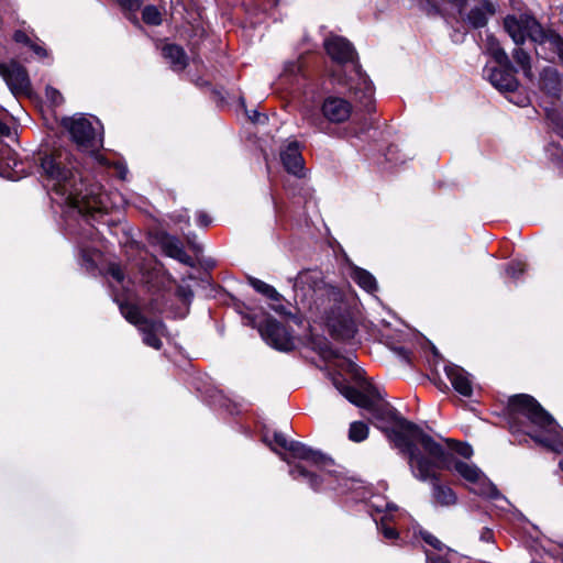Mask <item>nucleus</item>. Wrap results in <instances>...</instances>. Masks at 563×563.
I'll list each match as a JSON object with an SVG mask.
<instances>
[{
	"label": "nucleus",
	"instance_id": "nucleus-1",
	"mask_svg": "<svg viewBox=\"0 0 563 563\" xmlns=\"http://www.w3.org/2000/svg\"><path fill=\"white\" fill-rule=\"evenodd\" d=\"M41 175L52 185V190L82 216L96 218L103 213L102 186L89 180L81 170L79 159L67 148L38 153Z\"/></svg>",
	"mask_w": 563,
	"mask_h": 563
},
{
	"label": "nucleus",
	"instance_id": "nucleus-2",
	"mask_svg": "<svg viewBox=\"0 0 563 563\" xmlns=\"http://www.w3.org/2000/svg\"><path fill=\"white\" fill-rule=\"evenodd\" d=\"M286 452L292 459L309 462L319 468L320 473H317L297 463L289 471L294 479L305 481L313 492L321 493L325 489L338 490L341 487H346V476L341 471L331 468L335 462L330 455L297 440H290Z\"/></svg>",
	"mask_w": 563,
	"mask_h": 563
},
{
	"label": "nucleus",
	"instance_id": "nucleus-3",
	"mask_svg": "<svg viewBox=\"0 0 563 563\" xmlns=\"http://www.w3.org/2000/svg\"><path fill=\"white\" fill-rule=\"evenodd\" d=\"M325 53L339 66L352 64L350 76L339 77V82L345 85L363 109L371 114L375 111L374 85L362 69L357 52L352 42L341 35H330L323 42Z\"/></svg>",
	"mask_w": 563,
	"mask_h": 563
},
{
	"label": "nucleus",
	"instance_id": "nucleus-4",
	"mask_svg": "<svg viewBox=\"0 0 563 563\" xmlns=\"http://www.w3.org/2000/svg\"><path fill=\"white\" fill-rule=\"evenodd\" d=\"M364 409L376 420L390 423L384 427L383 431L394 448L406 457L417 452L423 444L424 438L429 437L417 423L402 417L388 401H376L369 398Z\"/></svg>",
	"mask_w": 563,
	"mask_h": 563
},
{
	"label": "nucleus",
	"instance_id": "nucleus-5",
	"mask_svg": "<svg viewBox=\"0 0 563 563\" xmlns=\"http://www.w3.org/2000/svg\"><path fill=\"white\" fill-rule=\"evenodd\" d=\"M352 110L353 107L349 100L330 95L322 100L320 113H312L308 117V124L313 128L316 132L331 137L349 141L353 139L364 141L371 129V124L367 122L361 125L350 123L344 128L338 126L350 119Z\"/></svg>",
	"mask_w": 563,
	"mask_h": 563
},
{
	"label": "nucleus",
	"instance_id": "nucleus-6",
	"mask_svg": "<svg viewBox=\"0 0 563 563\" xmlns=\"http://www.w3.org/2000/svg\"><path fill=\"white\" fill-rule=\"evenodd\" d=\"M503 417L508 430L531 428L542 433L563 434V428L556 419L530 394L509 396L503 408Z\"/></svg>",
	"mask_w": 563,
	"mask_h": 563
},
{
	"label": "nucleus",
	"instance_id": "nucleus-7",
	"mask_svg": "<svg viewBox=\"0 0 563 563\" xmlns=\"http://www.w3.org/2000/svg\"><path fill=\"white\" fill-rule=\"evenodd\" d=\"M424 454L434 463L438 470L455 471L462 478L472 484H479L474 490L475 494L492 500L499 499L501 493L497 486L483 475L482 471L475 464H468L456 459L453 453L446 450L441 443L437 442L430 434L424 438L421 445Z\"/></svg>",
	"mask_w": 563,
	"mask_h": 563
},
{
	"label": "nucleus",
	"instance_id": "nucleus-8",
	"mask_svg": "<svg viewBox=\"0 0 563 563\" xmlns=\"http://www.w3.org/2000/svg\"><path fill=\"white\" fill-rule=\"evenodd\" d=\"M486 53L493 58L495 65L487 63L483 68V77L501 95L515 93L520 82L517 78L518 69L514 66L498 38L489 34L486 38Z\"/></svg>",
	"mask_w": 563,
	"mask_h": 563
},
{
	"label": "nucleus",
	"instance_id": "nucleus-9",
	"mask_svg": "<svg viewBox=\"0 0 563 563\" xmlns=\"http://www.w3.org/2000/svg\"><path fill=\"white\" fill-rule=\"evenodd\" d=\"M408 464L412 475L421 481H430L432 485V499L433 503L442 506L450 507L457 503L456 493L448 485L441 484V475L435 472V463L419 449L412 455L407 457Z\"/></svg>",
	"mask_w": 563,
	"mask_h": 563
},
{
	"label": "nucleus",
	"instance_id": "nucleus-10",
	"mask_svg": "<svg viewBox=\"0 0 563 563\" xmlns=\"http://www.w3.org/2000/svg\"><path fill=\"white\" fill-rule=\"evenodd\" d=\"M317 311L324 317L329 334L333 340L344 342L355 336L357 328L343 291L340 299L327 301Z\"/></svg>",
	"mask_w": 563,
	"mask_h": 563
},
{
	"label": "nucleus",
	"instance_id": "nucleus-11",
	"mask_svg": "<svg viewBox=\"0 0 563 563\" xmlns=\"http://www.w3.org/2000/svg\"><path fill=\"white\" fill-rule=\"evenodd\" d=\"M296 296L299 292L303 298L313 300L316 309L324 305L329 300L336 301L341 298V289L339 287L327 284L322 277L311 271H301L294 278L292 286Z\"/></svg>",
	"mask_w": 563,
	"mask_h": 563
},
{
	"label": "nucleus",
	"instance_id": "nucleus-12",
	"mask_svg": "<svg viewBox=\"0 0 563 563\" xmlns=\"http://www.w3.org/2000/svg\"><path fill=\"white\" fill-rule=\"evenodd\" d=\"M504 29L517 46L525 44L527 38L538 45H544L548 32L552 30L544 29L534 15L528 13L519 16L508 14L504 19Z\"/></svg>",
	"mask_w": 563,
	"mask_h": 563
},
{
	"label": "nucleus",
	"instance_id": "nucleus-13",
	"mask_svg": "<svg viewBox=\"0 0 563 563\" xmlns=\"http://www.w3.org/2000/svg\"><path fill=\"white\" fill-rule=\"evenodd\" d=\"M60 125L68 131L78 151L95 155L102 147V140L97 142L96 130L87 118L82 115L79 118L65 117L62 119Z\"/></svg>",
	"mask_w": 563,
	"mask_h": 563
},
{
	"label": "nucleus",
	"instance_id": "nucleus-14",
	"mask_svg": "<svg viewBox=\"0 0 563 563\" xmlns=\"http://www.w3.org/2000/svg\"><path fill=\"white\" fill-rule=\"evenodd\" d=\"M264 319L260 327L262 339L273 349L279 352H292L296 344L291 328L285 325L267 312H263Z\"/></svg>",
	"mask_w": 563,
	"mask_h": 563
},
{
	"label": "nucleus",
	"instance_id": "nucleus-15",
	"mask_svg": "<svg viewBox=\"0 0 563 563\" xmlns=\"http://www.w3.org/2000/svg\"><path fill=\"white\" fill-rule=\"evenodd\" d=\"M508 431L515 438L511 444L529 448L530 442L533 441L536 444L551 452L560 454L563 451V434L542 433L531 428H522L521 431Z\"/></svg>",
	"mask_w": 563,
	"mask_h": 563
},
{
	"label": "nucleus",
	"instance_id": "nucleus-16",
	"mask_svg": "<svg viewBox=\"0 0 563 563\" xmlns=\"http://www.w3.org/2000/svg\"><path fill=\"white\" fill-rule=\"evenodd\" d=\"M0 76L14 96L30 92L31 80L27 69L15 59H11L9 63H0Z\"/></svg>",
	"mask_w": 563,
	"mask_h": 563
},
{
	"label": "nucleus",
	"instance_id": "nucleus-17",
	"mask_svg": "<svg viewBox=\"0 0 563 563\" xmlns=\"http://www.w3.org/2000/svg\"><path fill=\"white\" fill-rule=\"evenodd\" d=\"M280 161L287 173L299 178L305 176V161L298 141L289 142L280 151Z\"/></svg>",
	"mask_w": 563,
	"mask_h": 563
},
{
	"label": "nucleus",
	"instance_id": "nucleus-18",
	"mask_svg": "<svg viewBox=\"0 0 563 563\" xmlns=\"http://www.w3.org/2000/svg\"><path fill=\"white\" fill-rule=\"evenodd\" d=\"M331 380L338 391L354 406L364 409V407L368 405V400L371 398L369 395H366L364 391L352 386L340 372L333 374L331 376Z\"/></svg>",
	"mask_w": 563,
	"mask_h": 563
},
{
	"label": "nucleus",
	"instance_id": "nucleus-19",
	"mask_svg": "<svg viewBox=\"0 0 563 563\" xmlns=\"http://www.w3.org/2000/svg\"><path fill=\"white\" fill-rule=\"evenodd\" d=\"M444 372L456 393L466 398L473 396L471 375L462 366L449 363L444 366Z\"/></svg>",
	"mask_w": 563,
	"mask_h": 563
},
{
	"label": "nucleus",
	"instance_id": "nucleus-20",
	"mask_svg": "<svg viewBox=\"0 0 563 563\" xmlns=\"http://www.w3.org/2000/svg\"><path fill=\"white\" fill-rule=\"evenodd\" d=\"M497 12V7L490 0H479L478 5L472 8L463 20L474 30L483 29L487 25L489 18Z\"/></svg>",
	"mask_w": 563,
	"mask_h": 563
},
{
	"label": "nucleus",
	"instance_id": "nucleus-21",
	"mask_svg": "<svg viewBox=\"0 0 563 563\" xmlns=\"http://www.w3.org/2000/svg\"><path fill=\"white\" fill-rule=\"evenodd\" d=\"M143 335V343L155 350L163 347L161 335H166L167 327L161 319L148 318L142 325L139 327Z\"/></svg>",
	"mask_w": 563,
	"mask_h": 563
},
{
	"label": "nucleus",
	"instance_id": "nucleus-22",
	"mask_svg": "<svg viewBox=\"0 0 563 563\" xmlns=\"http://www.w3.org/2000/svg\"><path fill=\"white\" fill-rule=\"evenodd\" d=\"M540 90L548 97L560 99L563 87V78L556 68L545 67L540 73Z\"/></svg>",
	"mask_w": 563,
	"mask_h": 563
},
{
	"label": "nucleus",
	"instance_id": "nucleus-23",
	"mask_svg": "<svg viewBox=\"0 0 563 563\" xmlns=\"http://www.w3.org/2000/svg\"><path fill=\"white\" fill-rule=\"evenodd\" d=\"M162 57L169 63L172 70L184 71L189 66V57L183 46L176 43H164L161 46Z\"/></svg>",
	"mask_w": 563,
	"mask_h": 563
},
{
	"label": "nucleus",
	"instance_id": "nucleus-24",
	"mask_svg": "<svg viewBox=\"0 0 563 563\" xmlns=\"http://www.w3.org/2000/svg\"><path fill=\"white\" fill-rule=\"evenodd\" d=\"M352 279L355 284L368 294L377 291L378 286L376 278L367 269L355 266L351 273Z\"/></svg>",
	"mask_w": 563,
	"mask_h": 563
},
{
	"label": "nucleus",
	"instance_id": "nucleus-25",
	"mask_svg": "<svg viewBox=\"0 0 563 563\" xmlns=\"http://www.w3.org/2000/svg\"><path fill=\"white\" fill-rule=\"evenodd\" d=\"M159 244L165 255L174 260L185 255V250L177 238L164 232L161 235Z\"/></svg>",
	"mask_w": 563,
	"mask_h": 563
},
{
	"label": "nucleus",
	"instance_id": "nucleus-26",
	"mask_svg": "<svg viewBox=\"0 0 563 563\" xmlns=\"http://www.w3.org/2000/svg\"><path fill=\"white\" fill-rule=\"evenodd\" d=\"M247 282L256 292L263 295L267 299L274 302L284 300L283 295H280L273 286L266 284L265 282L252 276L247 277Z\"/></svg>",
	"mask_w": 563,
	"mask_h": 563
},
{
	"label": "nucleus",
	"instance_id": "nucleus-27",
	"mask_svg": "<svg viewBox=\"0 0 563 563\" xmlns=\"http://www.w3.org/2000/svg\"><path fill=\"white\" fill-rule=\"evenodd\" d=\"M120 310L124 318L131 324H134L137 328L148 319L141 312L140 308L136 305L128 301L120 303Z\"/></svg>",
	"mask_w": 563,
	"mask_h": 563
},
{
	"label": "nucleus",
	"instance_id": "nucleus-28",
	"mask_svg": "<svg viewBox=\"0 0 563 563\" xmlns=\"http://www.w3.org/2000/svg\"><path fill=\"white\" fill-rule=\"evenodd\" d=\"M19 159L16 152L8 144H0V168L18 172Z\"/></svg>",
	"mask_w": 563,
	"mask_h": 563
},
{
	"label": "nucleus",
	"instance_id": "nucleus-29",
	"mask_svg": "<svg viewBox=\"0 0 563 563\" xmlns=\"http://www.w3.org/2000/svg\"><path fill=\"white\" fill-rule=\"evenodd\" d=\"M189 34V51L194 56L199 55L200 42L207 37L206 29L201 24H191Z\"/></svg>",
	"mask_w": 563,
	"mask_h": 563
},
{
	"label": "nucleus",
	"instance_id": "nucleus-30",
	"mask_svg": "<svg viewBox=\"0 0 563 563\" xmlns=\"http://www.w3.org/2000/svg\"><path fill=\"white\" fill-rule=\"evenodd\" d=\"M369 428L363 421H353L349 428V440L355 443L363 442L368 438Z\"/></svg>",
	"mask_w": 563,
	"mask_h": 563
},
{
	"label": "nucleus",
	"instance_id": "nucleus-31",
	"mask_svg": "<svg viewBox=\"0 0 563 563\" xmlns=\"http://www.w3.org/2000/svg\"><path fill=\"white\" fill-rule=\"evenodd\" d=\"M446 444L453 455L456 454L464 459H471L474 453L472 445L464 441L446 439Z\"/></svg>",
	"mask_w": 563,
	"mask_h": 563
},
{
	"label": "nucleus",
	"instance_id": "nucleus-32",
	"mask_svg": "<svg viewBox=\"0 0 563 563\" xmlns=\"http://www.w3.org/2000/svg\"><path fill=\"white\" fill-rule=\"evenodd\" d=\"M142 21L151 26H158L163 22L162 13L154 4H147L142 10Z\"/></svg>",
	"mask_w": 563,
	"mask_h": 563
},
{
	"label": "nucleus",
	"instance_id": "nucleus-33",
	"mask_svg": "<svg viewBox=\"0 0 563 563\" xmlns=\"http://www.w3.org/2000/svg\"><path fill=\"white\" fill-rule=\"evenodd\" d=\"M317 351L323 358H330V360L345 358L343 356V354L341 353V351L338 349H334L328 340H324L323 342H321L318 345Z\"/></svg>",
	"mask_w": 563,
	"mask_h": 563
},
{
	"label": "nucleus",
	"instance_id": "nucleus-34",
	"mask_svg": "<svg viewBox=\"0 0 563 563\" xmlns=\"http://www.w3.org/2000/svg\"><path fill=\"white\" fill-rule=\"evenodd\" d=\"M527 271V264L522 261L512 260L507 263L505 272L508 277L517 280L519 279Z\"/></svg>",
	"mask_w": 563,
	"mask_h": 563
},
{
	"label": "nucleus",
	"instance_id": "nucleus-35",
	"mask_svg": "<svg viewBox=\"0 0 563 563\" xmlns=\"http://www.w3.org/2000/svg\"><path fill=\"white\" fill-rule=\"evenodd\" d=\"M548 34L547 44L550 45L553 53L558 54L563 62V37L553 29L549 31Z\"/></svg>",
	"mask_w": 563,
	"mask_h": 563
},
{
	"label": "nucleus",
	"instance_id": "nucleus-36",
	"mask_svg": "<svg viewBox=\"0 0 563 563\" xmlns=\"http://www.w3.org/2000/svg\"><path fill=\"white\" fill-rule=\"evenodd\" d=\"M418 7L428 16H443V10L433 0H419Z\"/></svg>",
	"mask_w": 563,
	"mask_h": 563
},
{
	"label": "nucleus",
	"instance_id": "nucleus-37",
	"mask_svg": "<svg viewBox=\"0 0 563 563\" xmlns=\"http://www.w3.org/2000/svg\"><path fill=\"white\" fill-rule=\"evenodd\" d=\"M240 103L245 109V114L252 123L265 124L268 121L267 115L258 112L256 109L247 110L245 108V99L243 97L240 98Z\"/></svg>",
	"mask_w": 563,
	"mask_h": 563
},
{
	"label": "nucleus",
	"instance_id": "nucleus-38",
	"mask_svg": "<svg viewBox=\"0 0 563 563\" xmlns=\"http://www.w3.org/2000/svg\"><path fill=\"white\" fill-rule=\"evenodd\" d=\"M419 536L428 545L432 547L437 551H442L445 548V545L435 536L427 530H420Z\"/></svg>",
	"mask_w": 563,
	"mask_h": 563
},
{
	"label": "nucleus",
	"instance_id": "nucleus-39",
	"mask_svg": "<svg viewBox=\"0 0 563 563\" xmlns=\"http://www.w3.org/2000/svg\"><path fill=\"white\" fill-rule=\"evenodd\" d=\"M512 58L520 68L531 63L529 53L520 47V45L512 51Z\"/></svg>",
	"mask_w": 563,
	"mask_h": 563
},
{
	"label": "nucleus",
	"instance_id": "nucleus-40",
	"mask_svg": "<svg viewBox=\"0 0 563 563\" xmlns=\"http://www.w3.org/2000/svg\"><path fill=\"white\" fill-rule=\"evenodd\" d=\"M124 12L136 13L143 3V0H113Z\"/></svg>",
	"mask_w": 563,
	"mask_h": 563
},
{
	"label": "nucleus",
	"instance_id": "nucleus-41",
	"mask_svg": "<svg viewBox=\"0 0 563 563\" xmlns=\"http://www.w3.org/2000/svg\"><path fill=\"white\" fill-rule=\"evenodd\" d=\"M108 275L113 278L115 282H118L119 284L123 283L124 278H125V274H124V271L122 269V267L117 264V263H111L109 264L108 266V271H107Z\"/></svg>",
	"mask_w": 563,
	"mask_h": 563
},
{
	"label": "nucleus",
	"instance_id": "nucleus-42",
	"mask_svg": "<svg viewBox=\"0 0 563 563\" xmlns=\"http://www.w3.org/2000/svg\"><path fill=\"white\" fill-rule=\"evenodd\" d=\"M393 351L404 361L408 366H413L412 352L404 345L394 346Z\"/></svg>",
	"mask_w": 563,
	"mask_h": 563
},
{
	"label": "nucleus",
	"instance_id": "nucleus-43",
	"mask_svg": "<svg viewBox=\"0 0 563 563\" xmlns=\"http://www.w3.org/2000/svg\"><path fill=\"white\" fill-rule=\"evenodd\" d=\"M242 320L244 324L253 329H257V331L260 332V327H262L263 320L258 321L257 316L253 313V309L243 313Z\"/></svg>",
	"mask_w": 563,
	"mask_h": 563
},
{
	"label": "nucleus",
	"instance_id": "nucleus-44",
	"mask_svg": "<svg viewBox=\"0 0 563 563\" xmlns=\"http://www.w3.org/2000/svg\"><path fill=\"white\" fill-rule=\"evenodd\" d=\"M45 93L47 99L55 106H58L63 102V95L56 88L52 86H47L45 89Z\"/></svg>",
	"mask_w": 563,
	"mask_h": 563
},
{
	"label": "nucleus",
	"instance_id": "nucleus-45",
	"mask_svg": "<svg viewBox=\"0 0 563 563\" xmlns=\"http://www.w3.org/2000/svg\"><path fill=\"white\" fill-rule=\"evenodd\" d=\"M209 90H210L211 100L214 101L217 104H223L225 102L223 87H218V86L212 85L209 88Z\"/></svg>",
	"mask_w": 563,
	"mask_h": 563
},
{
	"label": "nucleus",
	"instance_id": "nucleus-46",
	"mask_svg": "<svg viewBox=\"0 0 563 563\" xmlns=\"http://www.w3.org/2000/svg\"><path fill=\"white\" fill-rule=\"evenodd\" d=\"M379 530L382 534L389 540L397 539L399 537V532L396 528L388 526L384 522V519L380 521Z\"/></svg>",
	"mask_w": 563,
	"mask_h": 563
},
{
	"label": "nucleus",
	"instance_id": "nucleus-47",
	"mask_svg": "<svg viewBox=\"0 0 563 563\" xmlns=\"http://www.w3.org/2000/svg\"><path fill=\"white\" fill-rule=\"evenodd\" d=\"M12 38L15 43L18 44H22L24 46H30L32 44V40L30 38V36L23 31V30H15L13 35H12Z\"/></svg>",
	"mask_w": 563,
	"mask_h": 563
},
{
	"label": "nucleus",
	"instance_id": "nucleus-48",
	"mask_svg": "<svg viewBox=\"0 0 563 563\" xmlns=\"http://www.w3.org/2000/svg\"><path fill=\"white\" fill-rule=\"evenodd\" d=\"M550 159L558 167L563 168V148L560 145L554 146V151L550 154Z\"/></svg>",
	"mask_w": 563,
	"mask_h": 563
},
{
	"label": "nucleus",
	"instance_id": "nucleus-49",
	"mask_svg": "<svg viewBox=\"0 0 563 563\" xmlns=\"http://www.w3.org/2000/svg\"><path fill=\"white\" fill-rule=\"evenodd\" d=\"M273 441L274 443L279 446L280 449H283L284 451H287V448H288V443L290 442V440H288L284 433L279 432V431H275L274 434H273Z\"/></svg>",
	"mask_w": 563,
	"mask_h": 563
},
{
	"label": "nucleus",
	"instance_id": "nucleus-50",
	"mask_svg": "<svg viewBox=\"0 0 563 563\" xmlns=\"http://www.w3.org/2000/svg\"><path fill=\"white\" fill-rule=\"evenodd\" d=\"M271 308L277 313L279 314L280 317H284V318H292L294 314L290 312V310L287 309L286 306H284L283 303L279 302H276V303H272L271 305Z\"/></svg>",
	"mask_w": 563,
	"mask_h": 563
},
{
	"label": "nucleus",
	"instance_id": "nucleus-51",
	"mask_svg": "<svg viewBox=\"0 0 563 563\" xmlns=\"http://www.w3.org/2000/svg\"><path fill=\"white\" fill-rule=\"evenodd\" d=\"M429 378L437 386V388L439 390L444 391V393L449 390V386L441 378V376H440V374L438 372H433L432 376H430Z\"/></svg>",
	"mask_w": 563,
	"mask_h": 563
},
{
	"label": "nucleus",
	"instance_id": "nucleus-52",
	"mask_svg": "<svg viewBox=\"0 0 563 563\" xmlns=\"http://www.w3.org/2000/svg\"><path fill=\"white\" fill-rule=\"evenodd\" d=\"M232 301H233V307L235 309V311L241 314V317L243 316V313H245L246 311H250L252 310V308L246 305L244 301L235 298V297H232Z\"/></svg>",
	"mask_w": 563,
	"mask_h": 563
},
{
	"label": "nucleus",
	"instance_id": "nucleus-53",
	"mask_svg": "<svg viewBox=\"0 0 563 563\" xmlns=\"http://www.w3.org/2000/svg\"><path fill=\"white\" fill-rule=\"evenodd\" d=\"M211 222H212L211 217L207 212L199 211L197 213V224L199 227L208 228L211 224Z\"/></svg>",
	"mask_w": 563,
	"mask_h": 563
},
{
	"label": "nucleus",
	"instance_id": "nucleus-54",
	"mask_svg": "<svg viewBox=\"0 0 563 563\" xmlns=\"http://www.w3.org/2000/svg\"><path fill=\"white\" fill-rule=\"evenodd\" d=\"M29 48L40 58H45L48 56L47 49L34 42H32Z\"/></svg>",
	"mask_w": 563,
	"mask_h": 563
},
{
	"label": "nucleus",
	"instance_id": "nucleus-55",
	"mask_svg": "<svg viewBox=\"0 0 563 563\" xmlns=\"http://www.w3.org/2000/svg\"><path fill=\"white\" fill-rule=\"evenodd\" d=\"M365 394L376 401H384L379 389L374 385H368Z\"/></svg>",
	"mask_w": 563,
	"mask_h": 563
},
{
	"label": "nucleus",
	"instance_id": "nucleus-56",
	"mask_svg": "<svg viewBox=\"0 0 563 563\" xmlns=\"http://www.w3.org/2000/svg\"><path fill=\"white\" fill-rule=\"evenodd\" d=\"M479 539L483 542H494V531L487 527L483 528Z\"/></svg>",
	"mask_w": 563,
	"mask_h": 563
},
{
	"label": "nucleus",
	"instance_id": "nucleus-57",
	"mask_svg": "<svg viewBox=\"0 0 563 563\" xmlns=\"http://www.w3.org/2000/svg\"><path fill=\"white\" fill-rule=\"evenodd\" d=\"M427 563H451L446 558L441 555L430 554L429 551H426Z\"/></svg>",
	"mask_w": 563,
	"mask_h": 563
},
{
	"label": "nucleus",
	"instance_id": "nucleus-58",
	"mask_svg": "<svg viewBox=\"0 0 563 563\" xmlns=\"http://www.w3.org/2000/svg\"><path fill=\"white\" fill-rule=\"evenodd\" d=\"M11 129L10 126L0 119V137H10Z\"/></svg>",
	"mask_w": 563,
	"mask_h": 563
},
{
	"label": "nucleus",
	"instance_id": "nucleus-59",
	"mask_svg": "<svg viewBox=\"0 0 563 563\" xmlns=\"http://www.w3.org/2000/svg\"><path fill=\"white\" fill-rule=\"evenodd\" d=\"M195 85L200 88V89H205V88H210L212 86L211 81L202 78V77H198L196 80H195Z\"/></svg>",
	"mask_w": 563,
	"mask_h": 563
},
{
	"label": "nucleus",
	"instance_id": "nucleus-60",
	"mask_svg": "<svg viewBox=\"0 0 563 563\" xmlns=\"http://www.w3.org/2000/svg\"><path fill=\"white\" fill-rule=\"evenodd\" d=\"M521 69H522L523 76L527 79H529L530 81H532L533 80V71H532L531 63L528 65H525L523 67H521Z\"/></svg>",
	"mask_w": 563,
	"mask_h": 563
},
{
	"label": "nucleus",
	"instance_id": "nucleus-61",
	"mask_svg": "<svg viewBox=\"0 0 563 563\" xmlns=\"http://www.w3.org/2000/svg\"><path fill=\"white\" fill-rule=\"evenodd\" d=\"M507 98H508V100H509L510 102H514L515 104H517V106H521V107H522V106H526V103H527V101H528V98H527L526 96H521V95H520V96H518V98H517V99H515V98H512V97H507Z\"/></svg>",
	"mask_w": 563,
	"mask_h": 563
},
{
	"label": "nucleus",
	"instance_id": "nucleus-62",
	"mask_svg": "<svg viewBox=\"0 0 563 563\" xmlns=\"http://www.w3.org/2000/svg\"><path fill=\"white\" fill-rule=\"evenodd\" d=\"M176 260L185 265L194 266V261H192L191 256H189L186 252H185V255H179V258H176Z\"/></svg>",
	"mask_w": 563,
	"mask_h": 563
},
{
	"label": "nucleus",
	"instance_id": "nucleus-63",
	"mask_svg": "<svg viewBox=\"0 0 563 563\" xmlns=\"http://www.w3.org/2000/svg\"><path fill=\"white\" fill-rule=\"evenodd\" d=\"M125 16L136 26L141 27V23L135 13L125 12Z\"/></svg>",
	"mask_w": 563,
	"mask_h": 563
},
{
	"label": "nucleus",
	"instance_id": "nucleus-64",
	"mask_svg": "<svg viewBox=\"0 0 563 563\" xmlns=\"http://www.w3.org/2000/svg\"><path fill=\"white\" fill-rule=\"evenodd\" d=\"M431 351H432V354H433L434 358H437V360H443V357H442V355L440 354L439 350H438L434 345H432Z\"/></svg>",
	"mask_w": 563,
	"mask_h": 563
}]
</instances>
